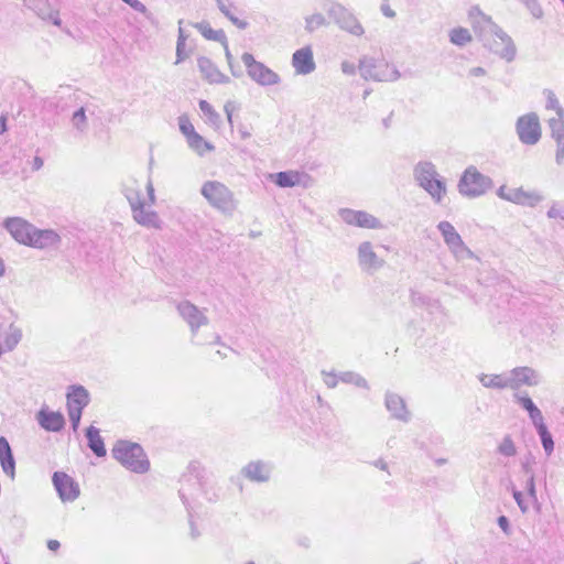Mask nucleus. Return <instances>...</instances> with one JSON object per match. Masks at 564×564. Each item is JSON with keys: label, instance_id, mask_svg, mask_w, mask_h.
<instances>
[{"label": "nucleus", "instance_id": "16", "mask_svg": "<svg viewBox=\"0 0 564 564\" xmlns=\"http://www.w3.org/2000/svg\"><path fill=\"white\" fill-rule=\"evenodd\" d=\"M197 66L202 76L210 84H227L230 82L229 77L224 75L208 57H198Z\"/></svg>", "mask_w": 564, "mask_h": 564}, {"label": "nucleus", "instance_id": "48", "mask_svg": "<svg viewBox=\"0 0 564 564\" xmlns=\"http://www.w3.org/2000/svg\"><path fill=\"white\" fill-rule=\"evenodd\" d=\"M518 194H519V187L518 188H509L506 185L500 186L499 189L497 191V195L501 199L511 202L513 204H517V202L519 200Z\"/></svg>", "mask_w": 564, "mask_h": 564}, {"label": "nucleus", "instance_id": "38", "mask_svg": "<svg viewBox=\"0 0 564 564\" xmlns=\"http://www.w3.org/2000/svg\"><path fill=\"white\" fill-rule=\"evenodd\" d=\"M355 226L360 227V228L377 229V228L381 227V224L371 214H368L367 212L358 210Z\"/></svg>", "mask_w": 564, "mask_h": 564}, {"label": "nucleus", "instance_id": "24", "mask_svg": "<svg viewBox=\"0 0 564 564\" xmlns=\"http://www.w3.org/2000/svg\"><path fill=\"white\" fill-rule=\"evenodd\" d=\"M0 464L3 473L13 479L15 476V460L11 446L4 436L0 437Z\"/></svg>", "mask_w": 564, "mask_h": 564}, {"label": "nucleus", "instance_id": "31", "mask_svg": "<svg viewBox=\"0 0 564 564\" xmlns=\"http://www.w3.org/2000/svg\"><path fill=\"white\" fill-rule=\"evenodd\" d=\"M188 24L197 29L205 39L219 42L220 44H226L227 36L224 30H214L210 28L208 22H197Z\"/></svg>", "mask_w": 564, "mask_h": 564}, {"label": "nucleus", "instance_id": "43", "mask_svg": "<svg viewBox=\"0 0 564 564\" xmlns=\"http://www.w3.org/2000/svg\"><path fill=\"white\" fill-rule=\"evenodd\" d=\"M497 452L506 457H513L517 455V447L510 435H506L497 447Z\"/></svg>", "mask_w": 564, "mask_h": 564}, {"label": "nucleus", "instance_id": "2", "mask_svg": "<svg viewBox=\"0 0 564 564\" xmlns=\"http://www.w3.org/2000/svg\"><path fill=\"white\" fill-rule=\"evenodd\" d=\"M414 178L435 203H441L446 194V185L431 162H419L414 167Z\"/></svg>", "mask_w": 564, "mask_h": 564}, {"label": "nucleus", "instance_id": "7", "mask_svg": "<svg viewBox=\"0 0 564 564\" xmlns=\"http://www.w3.org/2000/svg\"><path fill=\"white\" fill-rule=\"evenodd\" d=\"M516 128L518 137L523 144L534 145L541 139L540 120L535 112H529L519 117Z\"/></svg>", "mask_w": 564, "mask_h": 564}, {"label": "nucleus", "instance_id": "45", "mask_svg": "<svg viewBox=\"0 0 564 564\" xmlns=\"http://www.w3.org/2000/svg\"><path fill=\"white\" fill-rule=\"evenodd\" d=\"M72 123L74 128L79 132H85L87 130L88 123L84 107H80L73 113Z\"/></svg>", "mask_w": 564, "mask_h": 564}, {"label": "nucleus", "instance_id": "11", "mask_svg": "<svg viewBox=\"0 0 564 564\" xmlns=\"http://www.w3.org/2000/svg\"><path fill=\"white\" fill-rule=\"evenodd\" d=\"M358 264L362 272L372 274L384 265V260L379 258L370 241H364L357 249Z\"/></svg>", "mask_w": 564, "mask_h": 564}, {"label": "nucleus", "instance_id": "36", "mask_svg": "<svg viewBox=\"0 0 564 564\" xmlns=\"http://www.w3.org/2000/svg\"><path fill=\"white\" fill-rule=\"evenodd\" d=\"M22 339V330L20 327L11 324L4 336L3 344L7 351H12Z\"/></svg>", "mask_w": 564, "mask_h": 564}, {"label": "nucleus", "instance_id": "4", "mask_svg": "<svg viewBox=\"0 0 564 564\" xmlns=\"http://www.w3.org/2000/svg\"><path fill=\"white\" fill-rule=\"evenodd\" d=\"M359 72L362 78L375 82H394L401 74L395 66L384 59L364 57L359 62Z\"/></svg>", "mask_w": 564, "mask_h": 564}, {"label": "nucleus", "instance_id": "58", "mask_svg": "<svg viewBox=\"0 0 564 564\" xmlns=\"http://www.w3.org/2000/svg\"><path fill=\"white\" fill-rule=\"evenodd\" d=\"M533 457L530 455L521 462V469L525 476L534 475L532 469Z\"/></svg>", "mask_w": 564, "mask_h": 564}, {"label": "nucleus", "instance_id": "41", "mask_svg": "<svg viewBox=\"0 0 564 564\" xmlns=\"http://www.w3.org/2000/svg\"><path fill=\"white\" fill-rule=\"evenodd\" d=\"M449 40L455 45L464 46L471 41V35L467 29L456 28L449 32Z\"/></svg>", "mask_w": 564, "mask_h": 564}, {"label": "nucleus", "instance_id": "42", "mask_svg": "<svg viewBox=\"0 0 564 564\" xmlns=\"http://www.w3.org/2000/svg\"><path fill=\"white\" fill-rule=\"evenodd\" d=\"M541 438L542 446L547 455H551L554 449V442L551 433L545 424L535 427Z\"/></svg>", "mask_w": 564, "mask_h": 564}, {"label": "nucleus", "instance_id": "39", "mask_svg": "<svg viewBox=\"0 0 564 564\" xmlns=\"http://www.w3.org/2000/svg\"><path fill=\"white\" fill-rule=\"evenodd\" d=\"M199 109L203 115L206 117L207 122L214 127H219L221 120L219 113L213 108V106L206 101H199Z\"/></svg>", "mask_w": 564, "mask_h": 564}, {"label": "nucleus", "instance_id": "40", "mask_svg": "<svg viewBox=\"0 0 564 564\" xmlns=\"http://www.w3.org/2000/svg\"><path fill=\"white\" fill-rule=\"evenodd\" d=\"M124 197L128 199L131 210L141 204H143V199L141 197V191L139 186H129L126 185L122 189Z\"/></svg>", "mask_w": 564, "mask_h": 564}, {"label": "nucleus", "instance_id": "21", "mask_svg": "<svg viewBox=\"0 0 564 564\" xmlns=\"http://www.w3.org/2000/svg\"><path fill=\"white\" fill-rule=\"evenodd\" d=\"M386 408L394 419L403 422L409 421L410 413L405 406L404 400L400 395L388 392L386 394Z\"/></svg>", "mask_w": 564, "mask_h": 564}, {"label": "nucleus", "instance_id": "5", "mask_svg": "<svg viewBox=\"0 0 564 564\" xmlns=\"http://www.w3.org/2000/svg\"><path fill=\"white\" fill-rule=\"evenodd\" d=\"M492 185L489 176L478 172L475 166H469L459 180L458 189L465 196L477 197L485 194Z\"/></svg>", "mask_w": 564, "mask_h": 564}, {"label": "nucleus", "instance_id": "60", "mask_svg": "<svg viewBox=\"0 0 564 564\" xmlns=\"http://www.w3.org/2000/svg\"><path fill=\"white\" fill-rule=\"evenodd\" d=\"M499 528L506 533L510 534V522L506 516H500L497 520Z\"/></svg>", "mask_w": 564, "mask_h": 564}, {"label": "nucleus", "instance_id": "20", "mask_svg": "<svg viewBox=\"0 0 564 564\" xmlns=\"http://www.w3.org/2000/svg\"><path fill=\"white\" fill-rule=\"evenodd\" d=\"M67 398V410L82 411L86 408L90 401L88 391L83 386H70L69 391L66 394Z\"/></svg>", "mask_w": 564, "mask_h": 564}, {"label": "nucleus", "instance_id": "63", "mask_svg": "<svg viewBox=\"0 0 564 564\" xmlns=\"http://www.w3.org/2000/svg\"><path fill=\"white\" fill-rule=\"evenodd\" d=\"M147 193H148V198H149L150 204H154L155 203V194H154V187H153L151 180H149V182L147 184Z\"/></svg>", "mask_w": 564, "mask_h": 564}, {"label": "nucleus", "instance_id": "50", "mask_svg": "<svg viewBox=\"0 0 564 564\" xmlns=\"http://www.w3.org/2000/svg\"><path fill=\"white\" fill-rule=\"evenodd\" d=\"M178 126L182 133L186 137V141L189 139V137L196 133L194 126L185 116H181L178 118Z\"/></svg>", "mask_w": 564, "mask_h": 564}, {"label": "nucleus", "instance_id": "10", "mask_svg": "<svg viewBox=\"0 0 564 564\" xmlns=\"http://www.w3.org/2000/svg\"><path fill=\"white\" fill-rule=\"evenodd\" d=\"M176 310H177L180 316L189 326L193 337L196 336L200 326H205L208 324V317L205 315L204 311L198 308L196 305H194L189 301L180 302L176 305Z\"/></svg>", "mask_w": 564, "mask_h": 564}, {"label": "nucleus", "instance_id": "22", "mask_svg": "<svg viewBox=\"0 0 564 564\" xmlns=\"http://www.w3.org/2000/svg\"><path fill=\"white\" fill-rule=\"evenodd\" d=\"M144 203L132 209L133 219L141 226L160 229L162 221L156 212L145 209Z\"/></svg>", "mask_w": 564, "mask_h": 564}, {"label": "nucleus", "instance_id": "23", "mask_svg": "<svg viewBox=\"0 0 564 564\" xmlns=\"http://www.w3.org/2000/svg\"><path fill=\"white\" fill-rule=\"evenodd\" d=\"M513 398L516 402L528 412L534 427L545 424L541 410L534 404L532 399L527 393H514Z\"/></svg>", "mask_w": 564, "mask_h": 564}, {"label": "nucleus", "instance_id": "26", "mask_svg": "<svg viewBox=\"0 0 564 564\" xmlns=\"http://www.w3.org/2000/svg\"><path fill=\"white\" fill-rule=\"evenodd\" d=\"M437 229L441 232L443 240L451 252L463 242L460 235L457 232L455 227L449 221H440L437 225Z\"/></svg>", "mask_w": 564, "mask_h": 564}, {"label": "nucleus", "instance_id": "59", "mask_svg": "<svg viewBox=\"0 0 564 564\" xmlns=\"http://www.w3.org/2000/svg\"><path fill=\"white\" fill-rule=\"evenodd\" d=\"M184 20L178 21V32H177V41L176 43H185L188 39V34L186 33L185 29L183 28Z\"/></svg>", "mask_w": 564, "mask_h": 564}, {"label": "nucleus", "instance_id": "61", "mask_svg": "<svg viewBox=\"0 0 564 564\" xmlns=\"http://www.w3.org/2000/svg\"><path fill=\"white\" fill-rule=\"evenodd\" d=\"M236 109L235 104L232 101H227L224 106V110L226 112L228 122L232 126V112Z\"/></svg>", "mask_w": 564, "mask_h": 564}, {"label": "nucleus", "instance_id": "8", "mask_svg": "<svg viewBox=\"0 0 564 564\" xmlns=\"http://www.w3.org/2000/svg\"><path fill=\"white\" fill-rule=\"evenodd\" d=\"M327 13L340 29L356 36H361L364 34V28L359 21L344 6L339 3H332L327 9Z\"/></svg>", "mask_w": 564, "mask_h": 564}, {"label": "nucleus", "instance_id": "57", "mask_svg": "<svg viewBox=\"0 0 564 564\" xmlns=\"http://www.w3.org/2000/svg\"><path fill=\"white\" fill-rule=\"evenodd\" d=\"M322 373L324 375V382L328 388L333 389L337 386L339 376L337 377L335 373H328L326 371Z\"/></svg>", "mask_w": 564, "mask_h": 564}, {"label": "nucleus", "instance_id": "12", "mask_svg": "<svg viewBox=\"0 0 564 564\" xmlns=\"http://www.w3.org/2000/svg\"><path fill=\"white\" fill-rule=\"evenodd\" d=\"M484 45L507 62H511L516 57L513 41L502 29L495 33L494 37L488 43H484Z\"/></svg>", "mask_w": 564, "mask_h": 564}, {"label": "nucleus", "instance_id": "46", "mask_svg": "<svg viewBox=\"0 0 564 564\" xmlns=\"http://www.w3.org/2000/svg\"><path fill=\"white\" fill-rule=\"evenodd\" d=\"M451 253L457 261H463L465 259L478 260V257L465 245L464 241L457 248H455Z\"/></svg>", "mask_w": 564, "mask_h": 564}, {"label": "nucleus", "instance_id": "17", "mask_svg": "<svg viewBox=\"0 0 564 564\" xmlns=\"http://www.w3.org/2000/svg\"><path fill=\"white\" fill-rule=\"evenodd\" d=\"M61 242L59 235L53 229H39L34 226L30 247L46 249L57 247Z\"/></svg>", "mask_w": 564, "mask_h": 564}, {"label": "nucleus", "instance_id": "29", "mask_svg": "<svg viewBox=\"0 0 564 564\" xmlns=\"http://www.w3.org/2000/svg\"><path fill=\"white\" fill-rule=\"evenodd\" d=\"M86 437L88 441V447L97 457H104L106 455V447L102 437L99 434V430L95 426H89L86 430Z\"/></svg>", "mask_w": 564, "mask_h": 564}, {"label": "nucleus", "instance_id": "55", "mask_svg": "<svg viewBox=\"0 0 564 564\" xmlns=\"http://www.w3.org/2000/svg\"><path fill=\"white\" fill-rule=\"evenodd\" d=\"M67 412H68L69 421L72 424V429L76 432L79 426L83 412L78 411L77 409L76 410H67Z\"/></svg>", "mask_w": 564, "mask_h": 564}, {"label": "nucleus", "instance_id": "13", "mask_svg": "<svg viewBox=\"0 0 564 564\" xmlns=\"http://www.w3.org/2000/svg\"><path fill=\"white\" fill-rule=\"evenodd\" d=\"M3 227L10 232L15 241L25 246L30 245L34 225L21 217H10L4 220Z\"/></svg>", "mask_w": 564, "mask_h": 564}, {"label": "nucleus", "instance_id": "64", "mask_svg": "<svg viewBox=\"0 0 564 564\" xmlns=\"http://www.w3.org/2000/svg\"><path fill=\"white\" fill-rule=\"evenodd\" d=\"M381 11H382L383 15H386L387 18L395 17V12L387 3L381 4Z\"/></svg>", "mask_w": 564, "mask_h": 564}, {"label": "nucleus", "instance_id": "32", "mask_svg": "<svg viewBox=\"0 0 564 564\" xmlns=\"http://www.w3.org/2000/svg\"><path fill=\"white\" fill-rule=\"evenodd\" d=\"M543 94L546 98L545 109L555 111V117H552L549 120L558 121L564 124V108L560 105L554 91L551 89H544Z\"/></svg>", "mask_w": 564, "mask_h": 564}, {"label": "nucleus", "instance_id": "47", "mask_svg": "<svg viewBox=\"0 0 564 564\" xmlns=\"http://www.w3.org/2000/svg\"><path fill=\"white\" fill-rule=\"evenodd\" d=\"M305 30L307 32H314L316 29L323 26L326 20L323 14L314 13L305 19Z\"/></svg>", "mask_w": 564, "mask_h": 564}, {"label": "nucleus", "instance_id": "6", "mask_svg": "<svg viewBox=\"0 0 564 564\" xmlns=\"http://www.w3.org/2000/svg\"><path fill=\"white\" fill-rule=\"evenodd\" d=\"M241 61L247 68L249 77L261 86H271L280 83V76L263 63L254 59L251 53H243Z\"/></svg>", "mask_w": 564, "mask_h": 564}, {"label": "nucleus", "instance_id": "27", "mask_svg": "<svg viewBox=\"0 0 564 564\" xmlns=\"http://www.w3.org/2000/svg\"><path fill=\"white\" fill-rule=\"evenodd\" d=\"M23 2L29 9L33 10L41 19L48 20L54 25L57 26L62 24V21L58 17V10H48L40 6V3L42 2L47 3L48 0H23Z\"/></svg>", "mask_w": 564, "mask_h": 564}, {"label": "nucleus", "instance_id": "51", "mask_svg": "<svg viewBox=\"0 0 564 564\" xmlns=\"http://www.w3.org/2000/svg\"><path fill=\"white\" fill-rule=\"evenodd\" d=\"M357 212L358 210H354V209H348V208H343L339 210V215L341 217V219L347 224V225H352L355 226L356 225V218H357Z\"/></svg>", "mask_w": 564, "mask_h": 564}, {"label": "nucleus", "instance_id": "49", "mask_svg": "<svg viewBox=\"0 0 564 564\" xmlns=\"http://www.w3.org/2000/svg\"><path fill=\"white\" fill-rule=\"evenodd\" d=\"M535 18L540 19L543 17V10L538 0H519Z\"/></svg>", "mask_w": 564, "mask_h": 564}, {"label": "nucleus", "instance_id": "52", "mask_svg": "<svg viewBox=\"0 0 564 564\" xmlns=\"http://www.w3.org/2000/svg\"><path fill=\"white\" fill-rule=\"evenodd\" d=\"M524 488H525V490L528 492V496L533 501H536L538 500V496H536L535 477H534V475L527 476V481H525Z\"/></svg>", "mask_w": 564, "mask_h": 564}, {"label": "nucleus", "instance_id": "62", "mask_svg": "<svg viewBox=\"0 0 564 564\" xmlns=\"http://www.w3.org/2000/svg\"><path fill=\"white\" fill-rule=\"evenodd\" d=\"M341 70H343V73H345L347 75H352V74H355L356 68L352 63L345 61L341 63Z\"/></svg>", "mask_w": 564, "mask_h": 564}, {"label": "nucleus", "instance_id": "19", "mask_svg": "<svg viewBox=\"0 0 564 564\" xmlns=\"http://www.w3.org/2000/svg\"><path fill=\"white\" fill-rule=\"evenodd\" d=\"M37 421L42 429L48 432H59L65 426V419L61 412L41 410Z\"/></svg>", "mask_w": 564, "mask_h": 564}, {"label": "nucleus", "instance_id": "37", "mask_svg": "<svg viewBox=\"0 0 564 564\" xmlns=\"http://www.w3.org/2000/svg\"><path fill=\"white\" fill-rule=\"evenodd\" d=\"M188 147L195 151L197 154L203 155L206 151L214 150V145L207 142L200 134L197 132L189 137L187 140Z\"/></svg>", "mask_w": 564, "mask_h": 564}, {"label": "nucleus", "instance_id": "54", "mask_svg": "<svg viewBox=\"0 0 564 564\" xmlns=\"http://www.w3.org/2000/svg\"><path fill=\"white\" fill-rule=\"evenodd\" d=\"M512 496L520 508V510L525 513L529 510L528 503L523 499V495L521 491L517 490L516 488H512Z\"/></svg>", "mask_w": 564, "mask_h": 564}, {"label": "nucleus", "instance_id": "33", "mask_svg": "<svg viewBox=\"0 0 564 564\" xmlns=\"http://www.w3.org/2000/svg\"><path fill=\"white\" fill-rule=\"evenodd\" d=\"M480 383L485 388H492V389H509L508 383V375L500 373V375H486L481 373L479 377Z\"/></svg>", "mask_w": 564, "mask_h": 564}, {"label": "nucleus", "instance_id": "34", "mask_svg": "<svg viewBox=\"0 0 564 564\" xmlns=\"http://www.w3.org/2000/svg\"><path fill=\"white\" fill-rule=\"evenodd\" d=\"M274 177V183L279 186V187H293L297 184H300V173L299 172H294V171H284V172H279L274 175H272Z\"/></svg>", "mask_w": 564, "mask_h": 564}, {"label": "nucleus", "instance_id": "35", "mask_svg": "<svg viewBox=\"0 0 564 564\" xmlns=\"http://www.w3.org/2000/svg\"><path fill=\"white\" fill-rule=\"evenodd\" d=\"M519 200L517 205L534 207L539 203L543 200V196L535 191H524L522 187H519Z\"/></svg>", "mask_w": 564, "mask_h": 564}, {"label": "nucleus", "instance_id": "25", "mask_svg": "<svg viewBox=\"0 0 564 564\" xmlns=\"http://www.w3.org/2000/svg\"><path fill=\"white\" fill-rule=\"evenodd\" d=\"M551 137L556 142L555 162L557 165L564 163V124L558 121L547 120Z\"/></svg>", "mask_w": 564, "mask_h": 564}, {"label": "nucleus", "instance_id": "1", "mask_svg": "<svg viewBox=\"0 0 564 564\" xmlns=\"http://www.w3.org/2000/svg\"><path fill=\"white\" fill-rule=\"evenodd\" d=\"M112 456L122 466L134 473H145L150 467L147 455L138 443L118 441L112 448Z\"/></svg>", "mask_w": 564, "mask_h": 564}, {"label": "nucleus", "instance_id": "53", "mask_svg": "<svg viewBox=\"0 0 564 564\" xmlns=\"http://www.w3.org/2000/svg\"><path fill=\"white\" fill-rule=\"evenodd\" d=\"M221 45L225 48L226 59L228 62V65H229V68H230V72H231L232 76L240 77L242 75V72L241 70H238V72L234 70V63H232L234 57H232V55H231V53L229 51L228 41L226 40V44H221Z\"/></svg>", "mask_w": 564, "mask_h": 564}, {"label": "nucleus", "instance_id": "56", "mask_svg": "<svg viewBox=\"0 0 564 564\" xmlns=\"http://www.w3.org/2000/svg\"><path fill=\"white\" fill-rule=\"evenodd\" d=\"M185 43H176V61L175 64H181L188 57V53L185 52Z\"/></svg>", "mask_w": 564, "mask_h": 564}, {"label": "nucleus", "instance_id": "15", "mask_svg": "<svg viewBox=\"0 0 564 564\" xmlns=\"http://www.w3.org/2000/svg\"><path fill=\"white\" fill-rule=\"evenodd\" d=\"M53 485L63 501H74L79 496V487L74 479L63 471L53 474Z\"/></svg>", "mask_w": 564, "mask_h": 564}, {"label": "nucleus", "instance_id": "30", "mask_svg": "<svg viewBox=\"0 0 564 564\" xmlns=\"http://www.w3.org/2000/svg\"><path fill=\"white\" fill-rule=\"evenodd\" d=\"M219 11L238 29L246 30L249 23L246 20L237 18L232 11L236 7L230 0H216Z\"/></svg>", "mask_w": 564, "mask_h": 564}, {"label": "nucleus", "instance_id": "44", "mask_svg": "<svg viewBox=\"0 0 564 564\" xmlns=\"http://www.w3.org/2000/svg\"><path fill=\"white\" fill-rule=\"evenodd\" d=\"M339 380L345 383H351L360 388H368V383L364 377L352 371H345L339 375Z\"/></svg>", "mask_w": 564, "mask_h": 564}, {"label": "nucleus", "instance_id": "3", "mask_svg": "<svg viewBox=\"0 0 564 564\" xmlns=\"http://www.w3.org/2000/svg\"><path fill=\"white\" fill-rule=\"evenodd\" d=\"M200 194L216 209L226 215H231L237 208V202L232 192L218 181H207L203 184Z\"/></svg>", "mask_w": 564, "mask_h": 564}, {"label": "nucleus", "instance_id": "14", "mask_svg": "<svg viewBox=\"0 0 564 564\" xmlns=\"http://www.w3.org/2000/svg\"><path fill=\"white\" fill-rule=\"evenodd\" d=\"M507 375L511 390H518L522 386L534 387L540 383V375L531 367H517Z\"/></svg>", "mask_w": 564, "mask_h": 564}, {"label": "nucleus", "instance_id": "28", "mask_svg": "<svg viewBox=\"0 0 564 564\" xmlns=\"http://www.w3.org/2000/svg\"><path fill=\"white\" fill-rule=\"evenodd\" d=\"M243 475L252 480L263 482L270 478V468L262 462H251L242 470Z\"/></svg>", "mask_w": 564, "mask_h": 564}, {"label": "nucleus", "instance_id": "18", "mask_svg": "<svg viewBox=\"0 0 564 564\" xmlns=\"http://www.w3.org/2000/svg\"><path fill=\"white\" fill-rule=\"evenodd\" d=\"M292 65L295 72L301 75H307L314 72L316 66L311 47L306 46L295 51L292 56Z\"/></svg>", "mask_w": 564, "mask_h": 564}, {"label": "nucleus", "instance_id": "9", "mask_svg": "<svg viewBox=\"0 0 564 564\" xmlns=\"http://www.w3.org/2000/svg\"><path fill=\"white\" fill-rule=\"evenodd\" d=\"M469 19L474 32L482 43H488L501 28L490 17L482 13L477 7L469 11Z\"/></svg>", "mask_w": 564, "mask_h": 564}]
</instances>
